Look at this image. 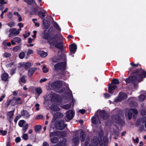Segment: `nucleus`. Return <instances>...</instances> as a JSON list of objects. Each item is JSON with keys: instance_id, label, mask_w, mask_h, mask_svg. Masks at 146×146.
Returning a JSON list of instances; mask_svg holds the SVG:
<instances>
[{"instance_id": "1", "label": "nucleus", "mask_w": 146, "mask_h": 146, "mask_svg": "<svg viewBox=\"0 0 146 146\" xmlns=\"http://www.w3.org/2000/svg\"><path fill=\"white\" fill-rule=\"evenodd\" d=\"M134 73L137 74V78L133 76L129 77L125 80L127 84L140 82L142 80L143 78L146 77V72L141 69L136 70L134 72Z\"/></svg>"}, {"instance_id": "2", "label": "nucleus", "mask_w": 146, "mask_h": 146, "mask_svg": "<svg viewBox=\"0 0 146 146\" xmlns=\"http://www.w3.org/2000/svg\"><path fill=\"white\" fill-rule=\"evenodd\" d=\"M60 37L57 35H55L49 39V42L51 46H54L55 47L60 49L63 48V44L62 42L59 41Z\"/></svg>"}, {"instance_id": "3", "label": "nucleus", "mask_w": 146, "mask_h": 146, "mask_svg": "<svg viewBox=\"0 0 146 146\" xmlns=\"http://www.w3.org/2000/svg\"><path fill=\"white\" fill-rule=\"evenodd\" d=\"M119 81L116 79H113L111 81V83L108 85V92L110 94H113V91L117 87L116 84H118Z\"/></svg>"}, {"instance_id": "4", "label": "nucleus", "mask_w": 146, "mask_h": 146, "mask_svg": "<svg viewBox=\"0 0 146 146\" xmlns=\"http://www.w3.org/2000/svg\"><path fill=\"white\" fill-rule=\"evenodd\" d=\"M66 62L65 61L58 63L54 65V69L57 71L60 70L62 72L65 70L66 67Z\"/></svg>"}, {"instance_id": "5", "label": "nucleus", "mask_w": 146, "mask_h": 146, "mask_svg": "<svg viewBox=\"0 0 146 146\" xmlns=\"http://www.w3.org/2000/svg\"><path fill=\"white\" fill-rule=\"evenodd\" d=\"M112 119L115 123L120 125H122L124 124V121L118 115H113L112 116Z\"/></svg>"}, {"instance_id": "6", "label": "nucleus", "mask_w": 146, "mask_h": 146, "mask_svg": "<svg viewBox=\"0 0 146 146\" xmlns=\"http://www.w3.org/2000/svg\"><path fill=\"white\" fill-rule=\"evenodd\" d=\"M67 124L64 123V122L63 120H60L55 123V127L60 130H62L66 127Z\"/></svg>"}, {"instance_id": "7", "label": "nucleus", "mask_w": 146, "mask_h": 146, "mask_svg": "<svg viewBox=\"0 0 146 146\" xmlns=\"http://www.w3.org/2000/svg\"><path fill=\"white\" fill-rule=\"evenodd\" d=\"M127 97V94L126 93L123 92H120L119 93L118 97L115 99L114 102L116 103L121 102L126 98Z\"/></svg>"}, {"instance_id": "8", "label": "nucleus", "mask_w": 146, "mask_h": 146, "mask_svg": "<svg viewBox=\"0 0 146 146\" xmlns=\"http://www.w3.org/2000/svg\"><path fill=\"white\" fill-rule=\"evenodd\" d=\"M66 116L65 119L66 121L72 119L74 116V113L72 110H69L66 112Z\"/></svg>"}, {"instance_id": "9", "label": "nucleus", "mask_w": 146, "mask_h": 146, "mask_svg": "<svg viewBox=\"0 0 146 146\" xmlns=\"http://www.w3.org/2000/svg\"><path fill=\"white\" fill-rule=\"evenodd\" d=\"M62 82L60 81L54 82L51 84V87L53 89H59L62 86Z\"/></svg>"}, {"instance_id": "10", "label": "nucleus", "mask_w": 146, "mask_h": 146, "mask_svg": "<svg viewBox=\"0 0 146 146\" xmlns=\"http://www.w3.org/2000/svg\"><path fill=\"white\" fill-rule=\"evenodd\" d=\"M58 96L56 94L53 93L52 92L47 97L46 100H50L51 101L56 100L58 97Z\"/></svg>"}, {"instance_id": "11", "label": "nucleus", "mask_w": 146, "mask_h": 146, "mask_svg": "<svg viewBox=\"0 0 146 146\" xmlns=\"http://www.w3.org/2000/svg\"><path fill=\"white\" fill-rule=\"evenodd\" d=\"M99 111V115L100 117L104 119H107L109 117L108 114L106 113L104 110H98L97 112Z\"/></svg>"}, {"instance_id": "12", "label": "nucleus", "mask_w": 146, "mask_h": 146, "mask_svg": "<svg viewBox=\"0 0 146 146\" xmlns=\"http://www.w3.org/2000/svg\"><path fill=\"white\" fill-rule=\"evenodd\" d=\"M138 113V111L135 109H130L127 111L128 118L129 119H130L132 117V115L133 113L137 114Z\"/></svg>"}, {"instance_id": "13", "label": "nucleus", "mask_w": 146, "mask_h": 146, "mask_svg": "<svg viewBox=\"0 0 146 146\" xmlns=\"http://www.w3.org/2000/svg\"><path fill=\"white\" fill-rule=\"evenodd\" d=\"M77 48V45L75 43L72 44L69 46L70 54H74L76 52Z\"/></svg>"}, {"instance_id": "14", "label": "nucleus", "mask_w": 146, "mask_h": 146, "mask_svg": "<svg viewBox=\"0 0 146 146\" xmlns=\"http://www.w3.org/2000/svg\"><path fill=\"white\" fill-rule=\"evenodd\" d=\"M9 36L11 37L14 35H17L20 33V31L17 30L15 28H13L9 30Z\"/></svg>"}, {"instance_id": "15", "label": "nucleus", "mask_w": 146, "mask_h": 146, "mask_svg": "<svg viewBox=\"0 0 146 146\" xmlns=\"http://www.w3.org/2000/svg\"><path fill=\"white\" fill-rule=\"evenodd\" d=\"M54 117L52 119V121H54L57 118H61L63 116V114L59 112H57L54 115Z\"/></svg>"}, {"instance_id": "16", "label": "nucleus", "mask_w": 146, "mask_h": 146, "mask_svg": "<svg viewBox=\"0 0 146 146\" xmlns=\"http://www.w3.org/2000/svg\"><path fill=\"white\" fill-rule=\"evenodd\" d=\"M72 141L73 143L76 145H78L79 142V137L78 135L76 134L75 136L72 138Z\"/></svg>"}, {"instance_id": "17", "label": "nucleus", "mask_w": 146, "mask_h": 146, "mask_svg": "<svg viewBox=\"0 0 146 146\" xmlns=\"http://www.w3.org/2000/svg\"><path fill=\"white\" fill-rule=\"evenodd\" d=\"M21 115L25 118H28L30 116L29 113L25 110H23L21 111Z\"/></svg>"}, {"instance_id": "18", "label": "nucleus", "mask_w": 146, "mask_h": 146, "mask_svg": "<svg viewBox=\"0 0 146 146\" xmlns=\"http://www.w3.org/2000/svg\"><path fill=\"white\" fill-rule=\"evenodd\" d=\"M36 69V68L35 67L31 68L28 72V74L29 77H31Z\"/></svg>"}, {"instance_id": "19", "label": "nucleus", "mask_w": 146, "mask_h": 146, "mask_svg": "<svg viewBox=\"0 0 146 146\" xmlns=\"http://www.w3.org/2000/svg\"><path fill=\"white\" fill-rule=\"evenodd\" d=\"M14 111H11L8 112L7 114V116L9 118V121L10 122L12 120L13 116L14 115Z\"/></svg>"}, {"instance_id": "20", "label": "nucleus", "mask_w": 146, "mask_h": 146, "mask_svg": "<svg viewBox=\"0 0 146 146\" xmlns=\"http://www.w3.org/2000/svg\"><path fill=\"white\" fill-rule=\"evenodd\" d=\"M1 77L2 80L5 81H6L8 79V74L7 73H3L2 74Z\"/></svg>"}, {"instance_id": "21", "label": "nucleus", "mask_w": 146, "mask_h": 146, "mask_svg": "<svg viewBox=\"0 0 146 146\" xmlns=\"http://www.w3.org/2000/svg\"><path fill=\"white\" fill-rule=\"evenodd\" d=\"M51 110L54 111H57L60 110L59 107L56 105H52L50 107Z\"/></svg>"}, {"instance_id": "22", "label": "nucleus", "mask_w": 146, "mask_h": 146, "mask_svg": "<svg viewBox=\"0 0 146 146\" xmlns=\"http://www.w3.org/2000/svg\"><path fill=\"white\" fill-rule=\"evenodd\" d=\"M80 138L81 141H84L85 138V134L84 132L82 131H81Z\"/></svg>"}, {"instance_id": "23", "label": "nucleus", "mask_w": 146, "mask_h": 146, "mask_svg": "<svg viewBox=\"0 0 146 146\" xmlns=\"http://www.w3.org/2000/svg\"><path fill=\"white\" fill-rule=\"evenodd\" d=\"M23 66L26 70H27L28 68H30L31 66V64L29 62L24 63Z\"/></svg>"}, {"instance_id": "24", "label": "nucleus", "mask_w": 146, "mask_h": 146, "mask_svg": "<svg viewBox=\"0 0 146 146\" xmlns=\"http://www.w3.org/2000/svg\"><path fill=\"white\" fill-rule=\"evenodd\" d=\"M24 1L27 2L28 5H34L36 4L35 2L33 0H24Z\"/></svg>"}, {"instance_id": "25", "label": "nucleus", "mask_w": 146, "mask_h": 146, "mask_svg": "<svg viewBox=\"0 0 146 146\" xmlns=\"http://www.w3.org/2000/svg\"><path fill=\"white\" fill-rule=\"evenodd\" d=\"M69 92L68 93V98L69 100H71L72 99V101L73 102V103H74V102H75V100L73 99V96L72 93V92L70 90H69Z\"/></svg>"}, {"instance_id": "26", "label": "nucleus", "mask_w": 146, "mask_h": 146, "mask_svg": "<svg viewBox=\"0 0 146 146\" xmlns=\"http://www.w3.org/2000/svg\"><path fill=\"white\" fill-rule=\"evenodd\" d=\"M41 126L40 125H36L34 127L35 131L36 133H38L40 132L41 129Z\"/></svg>"}, {"instance_id": "27", "label": "nucleus", "mask_w": 146, "mask_h": 146, "mask_svg": "<svg viewBox=\"0 0 146 146\" xmlns=\"http://www.w3.org/2000/svg\"><path fill=\"white\" fill-rule=\"evenodd\" d=\"M38 53L39 55L43 57H45L47 55V53L43 51H40L38 52Z\"/></svg>"}, {"instance_id": "28", "label": "nucleus", "mask_w": 146, "mask_h": 146, "mask_svg": "<svg viewBox=\"0 0 146 146\" xmlns=\"http://www.w3.org/2000/svg\"><path fill=\"white\" fill-rule=\"evenodd\" d=\"M11 104L12 106H14L17 104H21L22 103V102H17L15 100H14V99L11 100Z\"/></svg>"}, {"instance_id": "29", "label": "nucleus", "mask_w": 146, "mask_h": 146, "mask_svg": "<svg viewBox=\"0 0 146 146\" xmlns=\"http://www.w3.org/2000/svg\"><path fill=\"white\" fill-rule=\"evenodd\" d=\"M46 13V11H44V12L41 11H39L38 12V15L40 18H43L45 16V14Z\"/></svg>"}, {"instance_id": "30", "label": "nucleus", "mask_w": 146, "mask_h": 146, "mask_svg": "<svg viewBox=\"0 0 146 146\" xmlns=\"http://www.w3.org/2000/svg\"><path fill=\"white\" fill-rule=\"evenodd\" d=\"M58 139L56 137H53L51 138V142L54 143H57L58 141Z\"/></svg>"}, {"instance_id": "31", "label": "nucleus", "mask_w": 146, "mask_h": 146, "mask_svg": "<svg viewBox=\"0 0 146 146\" xmlns=\"http://www.w3.org/2000/svg\"><path fill=\"white\" fill-rule=\"evenodd\" d=\"M54 26L56 28V29L60 31L61 30V29L57 23L55 21H54Z\"/></svg>"}, {"instance_id": "32", "label": "nucleus", "mask_w": 146, "mask_h": 146, "mask_svg": "<svg viewBox=\"0 0 146 146\" xmlns=\"http://www.w3.org/2000/svg\"><path fill=\"white\" fill-rule=\"evenodd\" d=\"M36 92L37 93L38 95H39L42 92V89L40 88H36L35 90Z\"/></svg>"}, {"instance_id": "33", "label": "nucleus", "mask_w": 146, "mask_h": 146, "mask_svg": "<svg viewBox=\"0 0 146 146\" xmlns=\"http://www.w3.org/2000/svg\"><path fill=\"white\" fill-rule=\"evenodd\" d=\"M71 106V104L70 103L62 106V108L68 110L70 108Z\"/></svg>"}, {"instance_id": "34", "label": "nucleus", "mask_w": 146, "mask_h": 146, "mask_svg": "<svg viewBox=\"0 0 146 146\" xmlns=\"http://www.w3.org/2000/svg\"><path fill=\"white\" fill-rule=\"evenodd\" d=\"M3 45L5 47L9 46L10 47L11 45V43L10 42H6L5 41H3L2 43Z\"/></svg>"}, {"instance_id": "35", "label": "nucleus", "mask_w": 146, "mask_h": 146, "mask_svg": "<svg viewBox=\"0 0 146 146\" xmlns=\"http://www.w3.org/2000/svg\"><path fill=\"white\" fill-rule=\"evenodd\" d=\"M19 82H21L22 83H25L26 82V80L25 79V76H22L20 78V80L19 81Z\"/></svg>"}, {"instance_id": "36", "label": "nucleus", "mask_w": 146, "mask_h": 146, "mask_svg": "<svg viewBox=\"0 0 146 146\" xmlns=\"http://www.w3.org/2000/svg\"><path fill=\"white\" fill-rule=\"evenodd\" d=\"M145 98V95H141L139 96V100L140 102L143 101Z\"/></svg>"}, {"instance_id": "37", "label": "nucleus", "mask_w": 146, "mask_h": 146, "mask_svg": "<svg viewBox=\"0 0 146 146\" xmlns=\"http://www.w3.org/2000/svg\"><path fill=\"white\" fill-rule=\"evenodd\" d=\"M25 54L24 52H21L19 54V58L21 59H22L23 58L25 57Z\"/></svg>"}, {"instance_id": "38", "label": "nucleus", "mask_w": 146, "mask_h": 146, "mask_svg": "<svg viewBox=\"0 0 146 146\" xmlns=\"http://www.w3.org/2000/svg\"><path fill=\"white\" fill-rule=\"evenodd\" d=\"M25 122V121L23 120H20L19 123V126L20 127H23Z\"/></svg>"}, {"instance_id": "39", "label": "nucleus", "mask_w": 146, "mask_h": 146, "mask_svg": "<svg viewBox=\"0 0 146 146\" xmlns=\"http://www.w3.org/2000/svg\"><path fill=\"white\" fill-rule=\"evenodd\" d=\"M130 106H131L135 107L137 106V104L136 102L132 101L130 102Z\"/></svg>"}, {"instance_id": "40", "label": "nucleus", "mask_w": 146, "mask_h": 146, "mask_svg": "<svg viewBox=\"0 0 146 146\" xmlns=\"http://www.w3.org/2000/svg\"><path fill=\"white\" fill-rule=\"evenodd\" d=\"M21 49V47L19 46H17L14 47L13 49V50L15 52H17Z\"/></svg>"}, {"instance_id": "41", "label": "nucleus", "mask_w": 146, "mask_h": 146, "mask_svg": "<svg viewBox=\"0 0 146 146\" xmlns=\"http://www.w3.org/2000/svg\"><path fill=\"white\" fill-rule=\"evenodd\" d=\"M28 127V124H27L25 125L23 128L22 129V131L23 133H25L27 130Z\"/></svg>"}, {"instance_id": "42", "label": "nucleus", "mask_w": 146, "mask_h": 146, "mask_svg": "<svg viewBox=\"0 0 146 146\" xmlns=\"http://www.w3.org/2000/svg\"><path fill=\"white\" fill-rule=\"evenodd\" d=\"M43 72L44 73H46L48 71V69L47 68L46 66L44 65L42 68Z\"/></svg>"}, {"instance_id": "43", "label": "nucleus", "mask_w": 146, "mask_h": 146, "mask_svg": "<svg viewBox=\"0 0 146 146\" xmlns=\"http://www.w3.org/2000/svg\"><path fill=\"white\" fill-rule=\"evenodd\" d=\"M14 40L17 43H19L21 41V39L19 37H15L14 38Z\"/></svg>"}, {"instance_id": "44", "label": "nucleus", "mask_w": 146, "mask_h": 146, "mask_svg": "<svg viewBox=\"0 0 146 146\" xmlns=\"http://www.w3.org/2000/svg\"><path fill=\"white\" fill-rule=\"evenodd\" d=\"M3 56L5 57H9L11 56V54L10 53L5 52L3 54Z\"/></svg>"}, {"instance_id": "45", "label": "nucleus", "mask_w": 146, "mask_h": 146, "mask_svg": "<svg viewBox=\"0 0 146 146\" xmlns=\"http://www.w3.org/2000/svg\"><path fill=\"white\" fill-rule=\"evenodd\" d=\"M7 25L10 27H13L15 26V23L13 22H10Z\"/></svg>"}, {"instance_id": "46", "label": "nucleus", "mask_w": 146, "mask_h": 146, "mask_svg": "<svg viewBox=\"0 0 146 146\" xmlns=\"http://www.w3.org/2000/svg\"><path fill=\"white\" fill-rule=\"evenodd\" d=\"M51 131H50V135L49 136L50 137L52 136H54L56 135V133L55 131H53L52 132H51Z\"/></svg>"}, {"instance_id": "47", "label": "nucleus", "mask_w": 146, "mask_h": 146, "mask_svg": "<svg viewBox=\"0 0 146 146\" xmlns=\"http://www.w3.org/2000/svg\"><path fill=\"white\" fill-rule=\"evenodd\" d=\"M28 135L27 133H25L23 134V138L24 139L26 140L28 139Z\"/></svg>"}, {"instance_id": "48", "label": "nucleus", "mask_w": 146, "mask_h": 146, "mask_svg": "<svg viewBox=\"0 0 146 146\" xmlns=\"http://www.w3.org/2000/svg\"><path fill=\"white\" fill-rule=\"evenodd\" d=\"M53 121H52V122L51 123V124H50V129H49V131H51V130H52V129H54V123H53Z\"/></svg>"}, {"instance_id": "49", "label": "nucleus", "mask_w": 146, "mask_h": 146, "mask_svg": "<svg viewBox=\"0 0 146 146\" xmlns=\"http://www.w3.org/2000/svg\"><path fill=\"white\" fill-rule=\"evenodd\" d=\"M0 133L3 135H5L7 133V131H6L0 130Z\"/></svg>"}, {"instance_id": "50", "label": "nucleus", "mask_w": 146, "mask_h": 146, "mask_svg": "<svg viewBox=\"0 0 146 146\" xmlns=\"http://www.w3.org/2000/svg\"><path fill=\"white\" fill-rule=\"evenodd\" d=\"M53 146H64V145L63 142H59Z\"/></svg>"}, {"instance_id": "51", "label": "nucleus", "mask_w": 146, "mask_h": 146, "mask_svg": "<svg viewBox=\"0 0 146 146\" xmlns=\"http://www.w3.org/2000/svg\"><path fill=\"white\" fill-rule=\"evenodd\" d=\"M33 50L29 49L27 52V54L28 55H29L30 54L33 53Z\"/></svg>"}, {"instance_id": "52", "label": "nucleus", "mask_w": 146, "mask_h": 146, "mask_svg": "<svg viewBox=\"0 0 146 146\" xmlns=\"http://www.w3.org/2000/svg\"><path fill=\"white\" fill-rule=\"evenodd\" d=\"M11 100H8L7 101V102L5 104V106L6 107H8L11 104Z\"/></svg>"}, {"instance_id": "53", "label": "nucleus", "mask_w": 146, "mask_h": 146, "mask_svg": "<svg viewBox=\"0 0 146 146\" xmlns=\"http://www.w3.org/2000/svg\"><path fill=\"white\" fill-rule=\"evenodd\" d=\"M20 117L21 116L20 115H17L14 119L15 122L16 123L18 120L20 118Z\"/></svg>"}, {"instance_id": "54", "label": "nucleus", "mask_w": 146, "mask_h": 146, "mask_svg": "<svg viewBox=\"0 0 146 146\" xmlns=\"http://www.w3.org/2000/svg\"><path fill=\"white\" fill-rule=\"evenodd\" d=\"M141 113L142 115H145L146 114V112H145V110H141Z\"/></svg>"}, {"instance_id": "55", "label": "nucleus", "mask_w": 146, "mask_h": 146, "mask_svg": "<svg viewBox=\"0 0 146 146\" xmlns=\"http://www.w3.org/2000/svg\"><path fill=\"white\" fill-rule=\"evenodd\" d=\"M104 95L105 98H108L110 96V95L108 93H104Z\"/></svg>"}, {"instance_id": "56", "label": "nucleus", "mask_w": 146, "mask_h": 146, "mask_svg": "<svg viewBox=\"0 0 146 146\" xmlns=\"http://www.w3.org/2000/svg\"><path fill=\"white\" fill-rule=\"evenodd\" d=\"M13 17V14L9 12L8 13L7 17L9 19H11Z\"/></svg>"}, {"instance_id": "57", "label": "nucleus", "mask_w": 146, "mask_h": 146, "mask_svg": "<svg viewBox=\"0 0 146 146\" xmlns=\"http://www.w3.org/2000/svg\"><path fill=\"white\" fill-rule=\"evenodd\" d=\"M14 64V62H12L10 63H9L7 65V66L8 67H11Z\"/></svg>"}, {"instance_id": "58", "label": "nucleus", "mask_w": 146, "mask_h": 146, "mask_svg": "<svg viewBox=\"0 0 146 146\" xmlns=\"http://www.w3.org/2000/svg\"><path fill=\"white\" fill-rule=\"evenodd\" d=\"M52 60L54 62H56L58 61V59L56 57H54L52 59Z\"/></svg>"}, {"instance_id": "59", "label": "nucleus", "mask_w": 146, "mask_h": 146, "mask_svg": "<svg viewBox=\"0 0 146 146\" xmlns=\"http://www.w3.org/2000/svg\"><path fill=\"white\" fill-rule=\"evenodd\" d=\"M141 121L143 123L146 122V116L142 117L141 118Z\"/></svg>"}, {"instance_id": "60", "label": "nucleus", "mask_w": 146, "mask_h": 146, "mask_svg": "<svg viewBox=\"0 0 146 146\" xmlns=\"http://www.w3.org/2000/svg\"><path fill=\"white\" fill-rule=\"evenodd\" d=\"M21 140V138L20 137H17L16 138L15 141L17 143H19L20 142Z\"/></svg>"}, {"instance_id": "61", "label": "nucleus", "mask_w": 146, "mask_h": 146, "mask_svg": "<svg viewBox=\"0 0 146 146\" xmlns=\"http://www.w3.org/2000/svg\"><path fill=\"white\" fill-rule=\"evenodd\" d=\"M40 106L39 104H36L35 105V106L36 107V110L38 111L39 110V106Z\"/></svg>"}, {"instance_id": "62", "label": "nucleus", "mask_w": 146, "mask_h": 146, "mask_svg": "<svg viewBox=\"0 0 146 146\" xmlns=\"http://www.w3.org/2000/svg\"><path fill=\"white\" fill-rule=\"evenodd\" d=\"M15 69H11V70L10 71V74L12 75L13 74L15 73Z\"/></svg>"}, {"instance_id": "63", "label": "nucleus", "mask_w": 146, "mask_h": 146, "mask_svg": "<svg viewBox=\"0 0 146 146\" xmlns=\"http://www.w3.org/2000/svg\"><path fill=\"white\" fill-rule=\"evenodd\" d=\"M47 79L46 78H44L42 79H41L40 81V83H42L44 82H45L46 81Z\"/></svg>"}, {"instance_id": "64", "label": "nucleus", "mask_w": 146, "mask_h": 146, "mask_svg": "<svg viewBox=\"0 0 146 146\" xmlns=\"http://www.w3.org/2000/svg\"><path fill=\"white\" fill-rule=\"evenodd\" d=\"M79 111L82 114H84L86 112V111L84 109H81Z\"/></svg>"}]
</instances>
